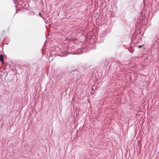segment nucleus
Returning <instances> with one entry per match:
<instances>
[{"mask_svg":"<svg viewBox=\"0 0 159 159\" xmlns=\"http://www.w3.org/2000/svg\"><path fill=\"white\" fill-rule=\"evenodd\" d=\"M39 15H40V16H41V14L40 13H39Z\"/></svg>","mask_w":159,"mask_h":159,"instance_id":"nucleus-3","label":"nucleus"},{"mask_svg":"<svg viewBox=\"0 0 159 159\" xmlns=\"http://www.w3.org/2000/svg\"><path fill=\"white\" fill-rule=\"evenodd\" d=\"M0 60L2 63H3L4 59L2 55H0Z\"/></svg>","mask_w":159,"mask_h":159,"instance_id":"nucleus-1","label":"nucleus"},{"mask_svg":"<svg viewBox=\"0 0 159 159\" xmlns=\"http://www.w3.org/2000/svg\"><path fill=\"white\" fill-rule=\"evenodd\" d=\"M143 47V46L142 45H141V46H140V45H139L138 47V48H140L142 47Z\"/></svg>","mask_w":159,"mask_h":159,"instance_id":"nucleus-2","label":"nucleus"}]
</instances>
